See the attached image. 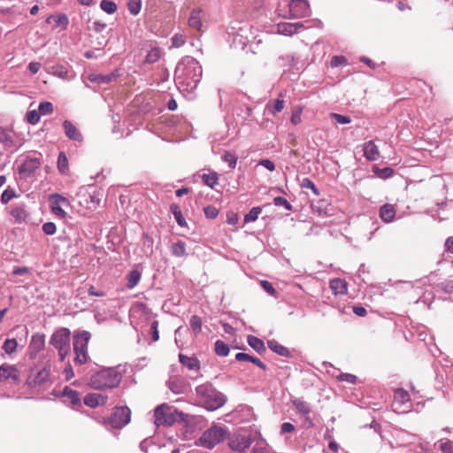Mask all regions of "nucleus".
<instances>
[{
  "mask_svg": "<svg viewBox=\"0 0 453 453\" xmlns=\"http://www.w3.org/2000/svg\"><path fill=\"white\" fill-rule=\"evenodd\" d=\"M70 332L66 328L58 329V354L63 357L67 349L65 348L69 342Z\"/></svg>",
  "mask_w": 453,
  "mask_h": 453,
  "instance_id": "nucleus-19",
  "label": "nucleus"
},
{
  "mask_svg": "<svg viewBox=\"0 0 453 453\" xmlns=\"http://www.w3.org/2000/svg\"><path fill=\"white\" fill-rule=\"evenodd\" d=\"M215 352L218 356L226 357L229 353V347L223 341L218 340L215 342Z\"/></svg>",
  "mask_w": 453,
  "mask_h": 453,
  "instance_id": "nucleus-38",
  "label": "nucleus"
},
{
  "mask_svg": "<svg viewBox=\"0 0 453 453\" xmlns=\"http://www.w3.org/2000/svg\"><path fill=\"white\" fill-rule=\"evenodd\" d=\"M128 11L133 15H137L141 11V2L130 1L127 4Z\"/></svg>",
  "mask_w": 453,
  "mask_h": 453,
  "instance_id": "nucleus-54",
  "label": "nucleus"
},
{
  "mask_svg": "<svg viewBox=\"0 0 453 453\" xmlns=\"http://www.w3.org/2000/svg\"><path fill=\"white\" fill-rule=\"evenodd\" d=\"M292 404L295 406V408L299 413L304 416H308L311 411L310 404L302 399L297 398L293 400Z\"/></svg>",
  "mask_w": 453,
  "mask_h": 453,
  "instance_id": "nucleus-28",
  "label": "nucleus"
},
{
  "mask_svg": "<svg viewBox=\"0 0 453 453\" xmlns=\"http://www.w3.org/2000/svg\"><path fill=\"white\" fill-rule=\"evenodd\" d=\"M222 159L224 162L228 164V165L231 169L235 168L238 158L234 153H232L230 151H225V153L222 157Z\"/></svg>",
  "mask_w": 453,
  "mask_h": 453,
  "instance_id": "nucleus-42",
  "label": "nucleus"
},
{
  "mask_svg": "<svg viewBox=\"0 0 453 453\" xmlns=\"http://www.w3.org/2000/svg\"><path fill=\"white\" fill-rule=\"evenodd\" d=\"M262 208L261 207H253L248 214L244 217V222H253L257 219L258 215L261 213Z\"/></svg>",
  "mask_w": 453,
  "mask_h": 453,
  "instance_id": "nucleus-44",
  "label": "nucleus"
},
{
  "mask_svg": "<svg viewBox=\"0 0 453 453\" xmlns=\"http://www.w3.org/2000/svg\"><path fill=\"white\" fill-rule=\"evenodd\" d=\"M285 102L283 99H276L266 104V109L273 114H276L284 109Z\"/></svg>",
  "mask_w": 453,
  "mask_h": 453,
  "instance_id": "nucleus-31",
  "label": "nucleus"
},
{
  "mask_svg": "<svg viewBox=\"0 0 453 453\" xmlns=\"http://www.w3.org/2000/svg\"><path fill=\"white\" fill-rule=\"evenodd\" d=\"M58 396L62 398V402L65 404L71 405L72 407H77L81 405V398L77 391L65 387Z\"/></svg>",
  "mask_w": 453,
  "mask_h": 453,
  "instance_id": "nucleus-10",
  "label": "nucleus"
},
{
  "mask_svg": "<svg viewBox=\"0 0 453 453\" xmlns=\"http://www.w3.org/2000/svg\"><path fill=\"white\" fill-rule=\"evenodd\" d=\"M440 449L442 453H453V442L452 441H445L440 444Z\"/></svg>",
  "mask_w": 453,
  "mask_h": 453,
  "instance_id": "nucleus-59",
  "label": "nucleus"
},
{
  "mask_svg": "<svg viewBox=\"0 0 453 453\" xmlns=\"http://www.w3.org/2000/svg\"><path fill=\"white\" fill-rule=\"evenodd\" d=\"M119 75L117 73H109V74H97L92 73L88 76V80L92 82H96L98 84H108L117 79Z\"/></svg>",
  "mask_w": 453,
  "mask_h": 453,
  "instance_id": "nucleus-22",
  "label": "nucleus"
},
{
  "mask_svg": "<svg viewBox=\"0 0 453 453\" xmlns=\"http://www.w3.org/2000/svg\"><path fill=\"white\" fill-rule=\"evenodd\" d=\"M365 157L370 161H376L380 158V151L373 141H369L363 147Z\"/></svg>",
  "mask_w": 453,
  "mask_h": 453,
  "instance_id": "nucleus-16",
  "label": "nucleus"
},
{
  "mask_svg": "<svg viewBox=\"0 0 453 453\" xmlns=\"http://www.w3.org/2000/svg\"><path fill=\"white\" fill-rule=\"evenodd\" d=\"M158 321L157 320H155L151 323V326H150V334H151V339L153 342H157L158 341L159 339V333H158Z\"/></svg>",
  "mask_w": 453,
  "mask_h": 453,
  "instance_id": "nucleus-55",
  "label": "nucleus"
},
{
  "mask_svg": "<svg viewBox=\"0 0 453 453\" xmlns=\"http://www.w3.org/2000/svg\"><path fill=\"white\" fill-rule=\"evenodd\" d=\"M330 118L332 119H334L336 123L338 124H349L351 122V119L348 116H345V115H342V114H339V113H330Z\"/></svg>",
  "mask_w": 453,
  "mask_h": 453,
  "instance_id": "nucleus-48",
  "label": "nucleus"
},
{
  "mask_svg": "<svg viewBox=\"0 0 453 453\" xmlns=\"http://www.w3.org/2000/svg\"><path fill=\"white\" fill-rule=\"evenodd\" d=\"M49 373L46 370L40 371L35 378V384H42L47 380Z\"/></svg>",
  "mask_w": 453,
  "mask_h": 453,
  "instance_id": "nucleus-56",
  "label": "nucleus"
},
{
  "mask_svg": "<svg viewBox=\"0 0 453 453\" xmlns=\"http://www.w3.org/2000/svg\"><path fill=\"white\" fill-rule=\"evenodd\" d=\"M69 20L66 15L58 14V29L65 30L67 28Z\"/></svg>",
  "mask_w": 453,
  "mask_h": 453,
  "instance_id": "nucleus-58",
  "label": "nucleus"
},
{
  "mask_svg": "<svg viewBox=\"0 0 453 453\" xmlns=\"http://www.w3.org/2000/svg\"><path fill=\"white\" fill-rule=\"evenodd\" d=\"M108 397L106 395L97 393H90L85 395L84 403L90 408H96L100 405H104Z\"/></svg>",
  "mask_w": 453,
  "mask_h": 453,
  "instance_id": "nucleus-13",
  "label": "nucleus"
},
{
  "mask_svg": "<svg viewBox=\"0 0 453 453\" xmlns=\"http://www.w3.org/2000/svg\"><path fill=\"white\" fill-rule=\"evenodd\" d=\"M121 379V374L115 369H103L91 375L88 386L97 390L113 388L119 385Z\"/></svg>",
  "mask_w": 453,
  "mask_h": 453,
  "instance_id": "nucleus-2",
  "label": "nucleus"
},
{
  "mask_svg": "<svg viewBox=\"0 0 453 453\" xmlns=\"http://www.w3.org/2000/svg\"><path fill=\"white\" fill-rule=\"evenodd\" d=\"M339 380L342 381H346L351 384H355L357 381V377L353 374L349 373H342L339 376Z\"/></svg>",
  "mask_w": 453,
  "mask_h": 453,
  "instance_id": "nucleus-60",
  "label": "nucleus"
},
{
  "mask_svg": "<svg viewBox=\"0 0 453 453\" xmlns=\"http://www.w3.org/2000/svg\"><path fill=\"white\" fill-rule=\"evenodd\" d=\"M58 172L67 178L71 177L68 160L64 152L58 154Z\"/></svg>",
  "mask_w": 453,
  "mask_h": 453,
  "instance_id": "nucleus-25",
  "label": "nucleus"
},
{
  "mask_svg": "<svg viewBox=\"0 0 453 453\" xmlns=\"http://www.w3.org/2000/svg\"><path fill=\"white\" fill-rule=\"evenodd\" d=\"M329 287L334 296L345 295L348 292V283L343 279L334 278L330 280Z\"/></svg>",
  "mask_w": 453,
  "mask_h": 453,
  "instance_id": "nucleus-15",
  "label": "nucleus"
},
{
  "mask_svg": "<svg viewBox=\"0 0 453 453\" xmlns=\"http://www.w3.org/2000/svg\"><path fill=\"white\" fill-rule=\"evenodd\" d=\"M330 64L332 67H337L339 65H346L348 64V60L344 56H334Z\"/></svg>",
  "mask_w": 453,
  "mask_h": 453,
  "instance_id": "nucleus-51",
  "label": "nucleus"
},
{
  "mask_svg": "<svg viewBox=\"0 0 453 453\" xmlns=\"http://www.w3.org/2000/svg\"><path fill=\"white\" fill-rule=\"evenodd\" d=\"M0 142L8 149L20 147L24 140L18 134L12 127L0 126Z\"/></svg>",
  "mask_w": 453,
  "mask_h": 453,
  "instance_id": "nucleus-6",
  "label": "nucleus"
},
{
  "mask_svg": "<svg viewBox=\"0 0 453 453\" xmlns=\"http://www.w3.org/2000/svg\"><path fill=\"white\" fill-rule=\"evenodd\" d=\"M204 213L207 218L215 219L219 214V211L214 206H207L204 208Z\"/></svg>",
  "mask_w": 453,
  "mask_h": 453,
  "instance_id": "nucleus-57",
  "label": "nucleus"
},
{
  "mask_svg": "<svg viewBox=\"0 0 453 453\" xmlns=\"http://www.w3.org/2000/svg\"><path fill=\"white\" fill-rule=\"evenodd\" d=\"M171 211L173 212L177 223L180 226H184L186 225L185 219L182 216L181 211L179 207V205L173 203L171 204Z\"/></svg>",
  "mask_w": 453,
  "mask_h": 453,
  "instance_id": "nucleus-37",
  "label": "nucleus"
},
{
  "mask_svg": "<svg viewBox=\"0 0 453 453\" xmlns=\"http://www.w3.org/2000/svg\"><path fill=\"white\" fill-rule=\"evenodd\" d=\"M186 36L182 34H176L172 38V45L173 47L179 48L185 44Z\"/></svg>",
  "mask_w": 453,
  "mask_h": 453,
  "instance_id": "nucleus-49",
  "label": "nucleus"
},
{
  "mask_svg": "<svg viewBox=\"0 0 453 453\" xmlns=\"http://www.w3.org/2000/svg\"><path fill=\"white\" fill-rule=\"evenodd\" d=\"M268 347L271 350L282 357H289V350L275 340L268 342Z\"/></svg>",
  "mask_w": 453,
  "mask_h": 453,
  "instance_id": "nucleus-26",
  "label": "nucleus"
},
{
  "mask_svg": "<svg viewBox=\"0 0 453 453\" xmlns=\"http://www.w3.org/2000/svg\"><path fill=\"white\" fill-rule=\"evenodd\" d=\"M303 27V25L300 22L296 23H280L278 25V33L283 35H292L299 31L300 28Z\"/></svg>",
  "mask_w": 453,
  "mask_h": 453,
  "instance_id": "nucleus-17",
  "label": "nucleus"
},
{
  "mask_svg": "<svg viewBox=\"0 0 453 453\" xmlns=\"http://www.w3.org/2000/svg\"><path fill=\"white\" fill-rule=\"evenodd\" d=\"M131 411L127 406L116 407L109 418V424L114 428H121L130 421Z\"/></svg>",
  "mask_w": 453,
  "mask_h": 453,
  "instance_id": "nucleus-7",
  "label": "nucleus"
},
{
  "mask_svg": "<svg viewBox=\"0 0 453 453\" xmlns=\"http://www.w3.org/2000/svg\"><path fill=\"white\" fill-rule=\"evenodd\" d=\"M82 196V200H80V204L85 206L87 209L94 210L100 204L102 199V192L98 189L88 191L87 189L80 192Z\"/></svg>",
  "mask_w": 453,
  "mask_h": 453,
  "instance_id": "nucleus-8",
  "label": "nucleus"
},
{
  "mask_svg": "<svg viewBox=\"0 0 453 453\" xmlns=\"http://www.w3.org/2000/svg\"><path fill=\"white\" fill-rule=\"evenodd\" d=\"M63 375L65 376L66 381L70 380L74 376L73 367L70 364H68L67 366L64 369Z\"/></svg>",
  "mask_w": 453,
  "mask_h": 453,
  "instance_id": "nucleus-63",
  "label": "nucleus"
},
{
  "mask_svg": "<svg viewBox=\"0 0 453 453\" xmlns=\"http://www.w3.org/2000/svg\"><path fill=\"white\" fill-rule=\"evenodd\" d=\"M9 379L18 382L19 380V372L14 365L3 364L0 365V382Z\"/></svg>",
  "mask_w": 453,
  "mask_h": 453,
  "instance_id": "nucleus-11",
  "label": "nucleus"
},
{
  "mask_svg": "<svg viewBox=\"0 0 453 453\" xmlns=\"http://www.w3.org/2000/svg\"><path fill=\"white\" fill-rule=\"evenodd\" d=\"M260 285L263 288V289L267 292L270 296L273 297L278 296V293L276 289L273 288V284L269 282L268 280H261Z\"/></svg>",
  "mask_w": 453,
  "mask_h": 453,
  "instance_id": "nucleus-47",
  "label": "nucleus"
},
{
  "mask_svg": "<svg viewBox=\"0 0 453 453\" xmlns=\"http://www.w3.org/2000/svg\"><path fill=\"white\" fill-rule=\"evenodd\" d=\"M154 423L157 426H172L183 419L182 412L166 404L157 406L154 411Z\"/></svg>",
  "mask_w": 453,
  "mask_h": 453,
  "instance_id": "nucleus-3",
  "label": "nucleus"
},
{
  "mask_svg": "<svg viewBox=\"0 0 453 453\" xmlns=\"http://www.w3.org/2000/svg\"><path fill=\"white\" fill-rule=\"evenodd\" d=\"M302 111L303 109L301 107H297L293 111L290 120L294 125H298L302 122Z\"/></svg>",
  "mask_w": 453,
  "mask_h": 453,
  "instance_id": "nucleus-52",
  "label": "nucleus"
},
{
  "mask_svg": "<svg viewBox=\"0 0 453 453\" xmlns=\"http://www.w3.org/2000/svg\"><path fill=\"white\" fill-rule=\"evenodd\" d=\"M56 226L52 222L43 224L42 230L46 234H53L56 232Z\"/></svg>",
  "mask_w": 453,
  "mask_h": 453,
  "instance_id": "nucleus-61",
  "label": "nucleus"
},
{
  "mask_svg": "<svg viewBox=\"0 0 453 453\" xmlns=\"http://www.w3.org/2000/svg\"><path fill=\"white\" fill-rule=\"evenodd\" d=\"M90 333L84 331L74 336L73 349L75 352L74 362L76 365H84L88 360V345L90 340Z\"/></svg>",
  "mask_w": 453,
  "mask_h": 453,
  "instance_id": "nucleus-5",
  "label": "nucleus"
},
{
  "mask_svg": "<svg viewBox=\"0 0 453 453\" xmlns=\"http://www.w3.org/2000/svg\"><path fill=\"white\" fill-rule=\"evenodd\" d=\"M258 165H263L264 167H265L266 169H268L271 172L275 170V165L270 159H261L259 161Z\"/></svg>",
  "mask_w": 453,
  "mask_h": 453,
  "instance_id": "nucleus-62",
  "label": "nucleus"
},
{
  "mask_svg": "<svg viewBox=\"0 0 453 453\" xmlns=\"http://www.w3.org/2000/svg\"><path fill=\"white\" fill-rule=\"evenodd\" d=\"M395 205L390 203H386L382 205L380 209V218L386 223L392 222L395 217Z\"/></svg>",
  "mask_w": 453,
  "mask_h": 453,
  "instance_id": "nucleus-18",
  "label": "nucleus"
},
{
  "mask_svg": "<svg viewBox=\"0 0 453 453\" xmlns=\"http://www.w3.org/2000/svg\"><path fill=\"white\" fill-rule=\"evenodd\" d=\"M247 342L249 345L254 349L258 353H262L265 350V343L264 342L254 335H249Z\"/></svg>",
  "mask_w": 453,
  "mask_h": 453,
  "instance_id": "nucleus-29",
  "label": "nucleus"
},
{
  "mask_svg": "<svg viewBox=\"0 0 453 453\" xmlns=\"http://www.w3.org/2000/svg\"><path fill=\"white\" fill-rule=\"evenodd\" d=\"M161 58V50L155 47L152 48L145 57V63L153 64L159 60Z\"/></svg>",
  "mask_w": 453,
  "mask_h": 453,
  "instance_id": "nucleus-35",
  "label": "nucleus"
},
{
  "mask_svg": "<svg viewBox=\"0 0 453 453\" xmlns=\"http://www.w3.org/2000/svg\"><path fill=\"white\" fill-rule=\"evenodd\" d=\"M197 399L208 411H215L224 405L226 399L211 384H202L196 388Z\"/></svg>",
  "mask_w": 453,
  "mask_h": 453,
  "instance_id": "nucleus-1",
  "label": "nucleus"
},
{
  "mask_svg": "<svg viewBox=\"0 0 453 453\" xmlns=\"http://www.w3.org/2000/svg\"><path fill=\"white\" fill-rule=\"evenodd\" d=\"M100 7L108 14H113L117 11V4L111 0H103L100 4Z\"/></svg>",
  "mask_w": 453,
  "mask_h": 453,
  "instance_id": "nucleus-41",
  "label": "nucleus"
},
{
  "mask_svg": "<svg viewBox=\"0 0 453 453\" xmlns=\"http://www.w3.org/2000/svg\"><path fill=\"white\" fill-rule=\"evenodd\" d=\"M17 346L16 339H6L4 342L3 349L7 354H12L16 350Z\"/></svg>",
  "mask_w": 453,
  "mask_h": 453,
  "instance_id": "nucleus-45",
  "label": "nucleus"
},
{
  "mask_svg": "<svg viewBox=\"0 0 453 453\" xmlns=\"http://www.w3.org/2000/svg\"><path fill=\"white\" fill-rule=\"evenodd\" d=\"M10 214L14 219V222L18 224L26 221L27 218V212L24 205H16L12 207Z\"/></svg>",
  "mask_w": 453,
  "mask_h": 453,
  "instance_id": "nucleus-21",
  "label": "nucleus"
},
{
  "mask_svg": "<svg viewBox=\"0 0 453 453\" xmlns=\"http://www.w3.org/2000/svg\"><path fill=\"white\" fill-rule=\"evenodd\" d=\"M16 196L14 190L12 189H5L1 195V202L4 204H6L12 198Z\"/></svg>",
  "mask_w": 453,
  "mask_h": 453,
  "instance_id": "nucleus-53",
  "label": "nucleus"
},
{
  "mask_svg": "<svg viewBox=\"0 0 453 453\" xmlns=\"http://www.w3.org/2000/svg\"><path fill=\"white\" fill-rule=\"evenodd\" d=\"M180 362L189 370H198L199 362L196 358L180 354Z\"/></svg>",
  "mask_w": 453,
  "mask_h": 453,
  "instance_id": "nucleus-27",
  "label": "nucleus"
},
{
  "mask_svg": "<svg viewBox=\"0 0 453 453\" xmlns=\"http://www.w3.org/2000/svg\"><path fill=\"white\" fill-rule=\"evenodd\" d=\"M54 111L53 104L50 102H42L38 106L40 115H47L52 113Z\"/></svg>",
  "mask_w": 453,
  "mask_h": 453,
  "instance_id": "nucleus-46",
  "label": "nucleus"
},
{
  "mask_svg": "<svg viewBox=\"0 0 453 453\" xmlns=\"http://www.w3.org/2000/svg\"><path fill=\"white\" fill-rule=\"evenodd\" d=\"M273 202H274V204L277 205V206L283 205L287 209H290L289 203L284 197L277 196V197L274 198Z\"/></svg>",
  "mask_w": 453,
  "mask_h": 453,
  "instance_id": "nucleus-64",
  "label": "nucleus"
},
{
  "mask_svg": "<svg viewBox=\"0 0 453 453\" xmlns=\"http://www.w3.org/2000/svg\"><path fill=\"white\" fill-rule=\"evenodd\" d=\"M235 358L238 361H249L258 366L259 368L265 370L266 365L261 362V360L256 357L250 356L249 354L239 352L235 355Z\"/></svg>",
  "mask_w": 453,
  "mask_h": 453,
  "instance_id": "nucleus-24",
  "label": "nucleus"
},
{
  "mask_svg": "<svg viewBox=\"0 0 453 453\" xmlns=\"http://www.w3.org/2000/svg\"><path fill=\"white\" fill-rule=\"evenodd\" d=\"M226 435V430L223 427L212 426L202 434L196 444L205 449H211L221 442L225 439Z\"/></svg>",
  "mask_w": 453,
  "mask_h": 453,
  "instance_id": "nucleus-4",
  "label": "nucleus"
},
{
  "mask_svg": "<svg viewBox=\"0 0 453 453\" xmlns=\"http://www.w3.org/2000/svg\"><path fill=\"white\" fill-rule=\"evenodd\" d=\"M67 209H71L70 202L66 197L58 195V218L65 217L68 212Z\"/></svg>",
  "mask_w": 453,
  "mask_h": 453,
  "instance_id": "nucleus-30",
  "label": "nucleus"
},
{
  "mask_svg": "<svg viewBox=\"0 0 453 453\" xmlns=\"http://www.w3.org/2000/svg\"><path fill=\"white\" fill-rule=\"evenodd\" d=\"M41 115L38 110H30L26 114L27 121L31 125H35L40 121Z\"/></svg>",
  "mask_w": 453,
  "mask_h": 453,
  "instance_id": "nucleus-43",
  "label": "nucleus"
},
{
  "mask_svg": "<svg viewBox=\"0 0 453 453\" xmlns=\"http://www.w3.org/2000/svg\"><path fill=\"white\" fill-rule=\"evenodd\" d=\"M63 128H64L65 135L70 140H73L74 142H80L82 141L81 133L71 121H68V120L64 121Z\"/></svg>",
  "mask_w": 453,
  "mask_h": 453,
  "instance_id": "nucleus-14",
  "label": "nucleus"
},
{
  "mask_svg": "<svg viewBox=\"0 0 453 453\" xmlns=\"http://www.w3.org/2000/svg\"><path fill=\"white\" fill-rule=\"evenodd\" d=\"M394 399L395 402H397L401 404H403V403L409 402L411 397H410L409 393L406 390H404L403 388H397L395 391Z\"/></svg>",
  "mask_w": 453,
  "mask_h": 453,
  "instance_id": "nucleus-34",
  "label": "nucleus"
},
{
  "mask_svg": "<svg viewBox=\"0 0 453 453\" xmlns=\"http://www.w3.org/2000/svg\"><path fill=\"white\" fill-rule=\"evenodd\" d=\"M203 321L197 315H193L190 319V327L195 335H197L202 331Z\"/></svg>",
  "mask_w": 453,
  "mask_h": 453,
  "instance_id": "nucleus-36",
  "label": "nucleus"
},
{
  "mask_svg": "<svg viewBox=\"0 0 453 453\" xmlns=\"http://www.w3.org/2000/svg\"><path fill=\"white\" fill-rule=\"evenodd\" d=\"M141 280V273L137 270H132L127 276V287L134 288Z\"/></svg>",
  "mask_w": 453,
  "mask_h": 453,
  "instance_id": "nucleus-32",
  "label": "nucleus"
},
{
  "mask_svg": "<svg viewBox=\"0 0 453 453\" xmlns=\"http://www.w3.org/2000/svg\"><path fill=\"white\" fill-rule=\"evenodd\" d=\"M203 180L205 185L209 186L210 188H213L214 186L218 183L219 177L217 173H204L203 174Z\"/></svg>",
  "mask_w": 453,
  "mask_h": 453,
  "instance_id": "nucleus-39",
  "label": "nucleus"
},
{
  "mask_svg": "<svg viewBox=\"0 0 453 453\" xmlns=\"http://www.w3.org/2000/svg\"><path fill=\"white\" fill-rule=\"evenodd\" d=\"M172 254L175 257H183L186 254V244L182 241H178L171 247Z\"/></svg>",
  "mask_w": 453,
  "mask_h": 453,
  "instance_id": "nucleus-33",
  "label": "nucleus"
},
{
  "mask_svg": "<svg viewBox=\"0 0 453 453\" xmlns=\"http://www.w3.org/2000/svg\"><path fill=\"white\" fill-rule=\"evenodd\" d=\"M188 26L197 31L202 29V10L199 8L192 10L188 19Z\"/></svg>",
  "mask_w": 453,
  "mask_h": 453,
  "instance_id": "nucleus-20",
  "label": "nucleus"
},
{
  "mask_svg": "<svg viewBox=\"0 0 453 453\" xmlns=\"http://www.w3.org/2000/svg\"><path fill=\"white\" fill-rule=\"evenodd\" d=\"M301 187L310 188L316 196H319V190L317 188L313 181H311L309 178L303 179Z\"/></svg>",
  "mask_w": 453,
  "mask_h": 453,
  "instance_id": "nucleus-50",
  "label": "nucleus"
},
{
  "mask_svg": "<svg viewBox=\"0 0 453 453\" xmlns=\"http://www.w3.org/2000/svg\"><path fill=\"white\" fill-rule=\"evenodd\" d=\"M44 335L36 334L32 336L29 349L31 352L37 353L42 350L44 347Z\"/></svg>",
  "mask_w": 453,
  "mask_h": 453,
  "instance_id": "nucleus-23",
  "label": "nucleus"
},
{
  "mask_svg": "<svg viewBox=\"0 0 453 453\" xmlns=\"http://www.w3.org/2000/svg\"><path fill=\"white\" fill-rule=\"evenodd\" d=\"M373 173L381 179H388L393 176L394 170L391 167H384V168H379V167H373Z\"/></svg>",
  "mask_w": 453,
  "mask_h": 453,
  "instance_id": "nucleus-40",
  "label": "nucleus"
},
{
  "mask_svg": "<svg viewBox=\"0 0 453 453\" xmlns=\"http://www.w3.org/2000/svg\"><path fill=\"white\" fill-rule=\"evenodd\" d=\"M252 442V439L250 435H242V434H234L230 439L228 445L229 447L235 451H244L248 448H250Z\"/></svg>",
  "mask_w": 453,
  "mask_h": 453,
  "instance_id": "nucleus-9",
  "label": "nucleus"
},
{
  "mask_svg": "<svg viewBox=\"0 0 453 453\" xmlns=\"http://www.w3.org/2000/svg\"><path fill=\"white\" fill-rule=\"evenodd\" d=\"M289 8L293 15L296 17H304L309 14L310 5L306 0H292Z\"/></svg>",
  "mask_w": 453,
  "mask_h": 453,
  "instance_id": "nucleus-12",
  "label": "nucleus"
}]
</instances>
